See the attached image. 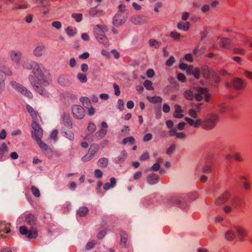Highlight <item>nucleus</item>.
Segmentation results:
<instances>
[{"mask_svg": "<svg viewBox=\"0 0 252 252\" xmlns=\"http://www.w3.org/2000/svg\"><path fill=\"white\" fill-rule=\"evenodd\" d=\"M32 73L35 76L30 75L29 80L34 90L40 95L49 97L50 94L42 87L39 85L38 82L42 85L47 86L52 82L50 74L46 71L43 72L39 64L35 63L33 67Z\"/></svg>", "mask_w": 252, "mask_h": 252, "instance_id": "1", "label": "nucleus"}, {"mask_svg": "<svg viewBox=\"0 0 252 252\" xmlns=\"http://www.w3.org/2000/svg\"><path fill=\"white\" fill-rule=\"evenodd\" d=\"M219 118L218 114L215 113H210L208 114L204 119L197 118L196 120H193L189 117H186L185 120L187 122L193 127L198 128L200 126L203 128L211 130L214 128Z\"/></svg>", "mask_w": 252, "mask_h": 252, "instance_id": "2", "label": "nucleus"}, {"mask_svg": "<svg viewBox=\"0 0 252 252\" xmlns=\"http://www.w3.org/2000/svg\"><path fill=\"white\" fill-rule=\"evenodd\" d=\"M32 126L33 129L32 132V138L36 141L39 147L45 154L51 156L53 154L52 149L41 140L43 130L40 125L36 122H32Z\"/></svg>", "mask_w": 252, "mask_h": 252, "instance_id": "3", "label": "nucleus"}, {"mask_svg": "<svg viewBox=\"0 0 252 252\" xmlns=\"http://www.w3.org/2000/svg\"><path fill=\"white\" fill-rule=\"evenodd\" d=\"M108 29L105 25H97L94 28V32L96 40L106 47L109 45V40L105 35Z\"/></svg>", "mask_w": 252, "mask_h": 252, "instance_id": "4", "label": "nucleus"}, {"mask_svg": "<svg viewBox=\"0 0 252 252\" xmlns=\"http://www.w3.org/2000/svg\"><path fill=\"white\" fill-rule=\"evenodd\" d=\"M192 90L194 92L195 100L200 101L205 100L206 102L209 101L211 95L208 90L205 87H193Z\"/></svg>", "mask_w": 252, "mask_h": 252, "instance_id": "5", "label": "nucleus"}, {"mask_svg": "<svg viewBox=\"0 0 252 252\" xmlns=\"http://www.w3.org/2000/svg\"><path fill=\"white\" fill-rule=\"evenodd\" d=\"M230 198V203L232 207H235L238 205V199L235 197L231 198V193L226 191L222 193L218 199L216 200V204L220 205Z\"/></svg>", "mask_w": 252, "mask_h": 252, "instance_id": "6", "label": "nucleus"}, {"mask_svg": "<svg viewBox=\"0 0 252 252\" xmlns=\"http://www.w3.org/2000/svg\"><path fill=\"white\" fill-rule=\"evenodd\" d=\"M9 56L14 67L18 68L23 57L22 52L18 50H12L9 52Z\"/></svg>", "mask_w": 252, "mask_h": 252, "instance_id": "7", "label": "nucleus"}, {"mask_svg": "<svg viewBox=\"0 0 252 252\" xmlns=\"http://www.w3.org/2000/svg\"><path fill=\"white\" fill-rule=\"evenodd\" d=\"M10 85L13 89L21 93L25 96H27L30 98L32 97V93L22 85L20 84L15 81H11L10 82Z\"/></svg>", "mask_w": 252, "mask_h": 252, "instance_id": "8", "label": "nucleus"}, {"mask_svg": "<svg viewBox=\"0 0 252 252\" xmlns=\"http://www.w3.org/2000/svg\"><path fill=\"white\" fill-rule=\"evenodd\" d=\"M19 231L21 234L25 235L30 239L36 238L38 235L37 230L33 227L29 230L26 226H21L19 228Z\"/></svg>", "mask_w": 252, "mask_h": 252, "instance_id": "9", "label": "nucleus"}, {"mask_svg": "<svg viewBox=\"0 0 252 252\" xmlns=\"http://www.w3.org/2000/svg\"><path fill=\"white\" fill-rule=\"evenodd\" d=\"M226 85L228 87H233L238 90H243L245 88L246 83L241 78H235L233 79L232 83L227 82Z\"/></svg>", "mask_w": 252, "mask_h": 252, "instance_id": "10", "label": "nucleus"}, {"mask_svg": "<svg viewBox=\"0 0 252 252\" xmlns=\"http://www.w3.org/2000/svg\"><path fill=\"white\" fill-rule=\"evenodd\" d=\"M72 114L76 119H82L85 116L84 108L80 105H74L72 108Z\"/></svg>", "mask_w": 252, "mask_h": 252, "instance_id": "11", "label": "nucleus"}, {"mask_svg": "<svg viewBox=\"0 0 252 252\" xmlns=\"http://www.w3.org/2000/svg\"><path fill=\"white\" fill-rule=\"evenodd\" d=\"M126 17L124 14L118 12L114 17L113 24L114 26L119 27L125 23Z\"/></svg>", "mask_w": 252, "mask_h": 252, "instance_id": "12", "label": "nucleus"}, {"mask_svg": "<svg viewBox=\"0 0 252 252\" xmlns=\"http://www.w3.org/2000/svg\"><path fill=\"white\" fill-rule=\"evenodd\" d=\"M234 229L236 231V235L241 241H243L244 238L248 235L247 229L242 225H236L234 227Z\"/></svg>", "mask_w": 252, "mask_h": 252, "instance_id": "13", "label": "nucleus"}, {"mask_svg": "<svg viewBox=\"0 0 252 252\" xmlns=\"http://www.w3.org/2000/svg\"><path fill=\"white\" fill-rule=\"evenodd\" d=\"M101 126V128L97 131L95 134V137L97 140H100L103 138L107 132L108 127L107 124L105 122H103Z\"/></svg>", "mask_w": 252, "mask_h": 252, "instance_id": "14", "label": "nucleus"}, {"mask_svg": "<svg viewBox=\"0 0 252 252\" xmlns=\"http://www.w3.org/2000/svg\"><path fill=\"white\" fill-rule=\"evenodd\" d=\"M10 224L5 221L0 223V237H3L4 234L10 232Z\"/></svg>", "mask_w": 252, "mask_h": 252, "instance_id": "15", "label": "nucleus"}, {"mask_svg": "<svg viewBox=\"0 0 252 252\" xmlns=\"http://www.w3.org/2000/svg\"><path fill=\"white\" fill-rule=\"evenodd\" d=\"M22 218H25L26 222L31 225H33L35 224L36 220L35 216L31 214H26L21 216Z\"/></svg>", "mask_w": 252, "mask_h": 252, "instance_id": "16", "label": "nucleus"}, {"mask_svg": "<svg viewBox=\"0 0 252 252\" xmlns=\"http://www.w3.org/2000/svg\"><path fill=\"white\" fill-rule=\"evenodd\" d=\"M175 111L173 117L175 118L181 119L184 117V110L182 107L179 104H175L174 106Z\"/></svg>", "mask_w": 252, "mask_h": 252, "instance_id": "17", "label": "nucleus"}, {"mask_svg": "<svg viewBox=\"0 0 252 252\" xmlns=\"http://www.w3.org/2000/svg\"><path fill=\"white\" fill-rule=\"evenodd\" d=\"M169 134L170 136L176 135V137L179 139H184L187 137V135L184 132H178L177 128H173L171 129L169 131Z\"/></svg>", "mask_w": 252, "mask_h": 252, "instance_id": "18", "label": "nucleus"}, {"mask_svg": "<svg viewBox=\"0 0 252 252\" xmlns=\"http://www.w3.org/2000/svg\"><path fill=\"white\" fill-rule=\"evenodd\" d=\"M188 74H192L196 79H199L200 74V70L199 68H194L192 65L188 69Z\"/></svg>", "mask_w": 252, "mask_h": 252, "instance_id": "19", "label": "nucleus"}, {"mask_svg": "<svg viewBox=\"0 0 252 252\" xmlns=\"http://www.w3.org/2000/svg\"><path fill=\"white\" fill-rule=\"evenodd\" d=\"M27 109L32 116L33 122H37L40 118L37 112L29 105L27 106Z\"/></svg>", "mask_w": 252, "mask_h": 252, "instance_id": "20", "label": "nucleus"}, {"mask_svg": "<svg viewBox=\"0 0 252 252\" xmlns=\"http://www.w3.org/2000/svg\"><path fill=\"white\" fill-rule=\"evenodd\" d=\"M8 151V148L5 143L0 145V161L4 160L6 159L5 153Z\"/></svg>", "mask_w": 252, "mask_h": 252, "instance_id": "21", "label": "nucleus"}, {"mask_svg": "<svg viewBox=\"0 0 252 252\" xmlns=\"http://www.w3.org/2000/svg\"><path fill=\"white\" fill-rule=\"evenodd\" d=\"M45 50V46L42 45L37 46L33 50V54L36 57L41 56Z\"/></svg>", "mask_w": 252, "mask_h": 252, "instance_id": "22", "label": "nucleus"}, {"mask_svg": "<svg viewBox=\"0 0 252 252\" xmlns=\"http://www.w3.org/2000/svg\"><path fill=\"white\" fill-rule=\"evenodd\" d=\"M5 80L4 73L2 71H0V94L5 90Z\"/></svg>", "mask_w": 252, "mask_h": 252, "instance_id": "23", "label": "nucleus"}, {"mask_svg": "<svg viewBox=\"0 0 252 252\" xmlns=\"http://www.w3.org/2000/svg\"><path fill=\"white\" fill-rule=\"evenodd\" d=\"M184 97L189 100H193L195 99L194 92L191 90H186L184 93Z\"/></svg>", "mask_w": 252, "mask_h": 252, "instance_id": "24", "label": "nucleus"}, {"mask_svg": "<svg viewBox=\"0 0 252 252\" xmlns=\"http://www.w3.org/2000/svg\"><path fill=\"white\" fill-rule=\"evenodd\" d=\"M64 125L67 128H70L72 127V122L69 115L63 114L62 117Z\"/></svg>", "mask_w": 252, "mask_h": 252, "instance_id": "25", "label": "nucleus"}, {"mask_svg": "<svg viewBox=\"0 0 252 252\" xmlns=\"http://www.w3.org/2000/svg\"><path fill=\"white\" fill-rule=\"evenodd\" d=\"M117 181L115 178L112 177L110 179V183H106L104 184L103 188L105 190H107L111 188H114L116 185Z\"/></svg>", "mask_w": 252, "mask_h": 252, "instance_id": "26", "label": "nucleus"}, {"mask_svg": "<svg viewBox=\"0 0 252 252\" xmlns=\"http://www.w3.org/2000/svg\"><path fill=\"white\" fill-rule=\"evenodd\" d=\"M147 181L150 184L154 185L159 181V177L157 175L152 174L148 176Z\"/></svg>", "mask_w": 252, "mask_h": 252, "instance_id": "27", "label": "nucleus"}, {"mask_svg": "<svg viewBox=\"0 0 252 252\" xmlns=\"http://www.w3.org/2000/svg\"><path fill=\"white\" fill-rule=\"evenodd\" d=\"M65 31L67 35L69 37L74 36L77 33L76 28L72 26L67 27Z\"/></svg>", "mask_w": 252, "mask_h": 252, "instance_id": "28", "label": "nucleus"}, {"mask_svg": "<svg viewBox=\"0 0 252 252\" xmlns=\"http://www.w3.org/2000/svg\"><path fill=\"white\" fill-rule=\"evenodd\" d=\"M127 157L126 152L125 151L122 152L119 157L115 159V161L117 163H121L124 161Z\"/></svg>", "mask_w": 252, "mask_h": 252, "instance_id": "29", "label": "nucleus"}, {"mask_svg": "<svg viewBox=\"0 0 252 252\" xmlns=\"http://www.w3.org/2000/svg\"><path fill=\"white\" fill-rule=\"evenodd\" d=\"M131 21L135 25L141 24L143 21V16L138 15H134L131 17Z\"/></svg>", "mask_w": 252, "mask_h": 252, "instance_id": "30", "label": "nucleus"}, {"mask_svg": "<svg viewBox=\"0 0 252 252\" xmlns=\"http://www.w3.org/2000/svg\"><path fill=\"white\" fill-rule=\"evenodd\" d=\"M190 24L189 22H180L177 25V28L181 30L187 31L189 29Z\"/></svg>", "mask_w": 252, "mask_h": 252, "instance_id": "31", "label": "nucleus"}, {"mask_svg": "<svg viewBox=\"0 0 252 252\" xmlns=\"http://www.w3.org/2000/svg\"><path fill=\"white\" fill-rule=\"evenodd\" d=\"M236 236V233L233 230H228L225 234V238L228 241L233 240Z\"/></svg>", "mask_w": 252, "mask_h": 252, "instance_id": "32", "label": "nucleus"}, {"mask_svg": "<svg viewBox=\"0 0 252 252\" xmlns=\"http://www.w3.org/2000/svg\"><path fill=\"white\" fill-rule=\"evenodd\" d=\"M219 42L222 48H227L230 44V39L227 38H220L219 39Z\"/></svg>", "mask_w": 252, "mask_h": 252, "instance_id": "33", "label": "nucleus"}, {"mask_svg": "<svg viewBox=\"0 0 252 252\" xmlns=\"http://www.w3.org/2000/svg\"><path fill=\"white\" fill-rule=\"evenodd\" d=\"M99 150L98 145L97 144H93L91 146L89 150V153L94 157Z\"/></svg>", "mask_w": 252, "mask_h": 252, "instance_id": "34", "label": "nucleus"}, {"mask_svg": "<svg viewBox=\"0 0 252 252\" xmlns=\"http://www.w3.org/2000/svg\"><path fill=\"white\" fill-rule=\"evenodd\" d=\"M108 164V159L105 158H102L99 159L97 162L98 166L102 168H105L107 166Z\"/></svg>", "mask_w": 252, "mask_h": 252, "instance_id": "35", "label": "nucleus"}, {"mask_svg": "<svg viewBox=\"0 0 252 252\" xmlns=\"http://www.w3.org/2000/svg\"><path fill=\"white\" fill-rule=\"evenodd\" d=\"M29 7L28 4L26 1H21L18 4H16L13 7V9H25Z\"/></svg>", "mask_w": 252, "mask_h": 252, "instance_id": "36", "label": "nucleus"}, {"mask_svg": "<svg viewBox=\"0 0 252 252\" xmlns=\"http://www.w3.org/2000/svg\"><path fill=\"white\" fill-rule=\"evenodd\" d=\"M88 209L86 207H82L79 209L77 215L81 217H85L88 213Z\"/></svg>", "mask_w": 252, "mask_h": 252, "instance_id": "37", "label": "nucleus"}, {"mask_svg": "<svg viewBox=\"0 0 252 252\" xmlns=\"http://www.w3.org/2000/svg\"><path fill=\"white\" fill-rule=\"evenodd\" d=\"M77 78L80 82L82 83H86L88 80L86 74L85 73H82L80 72L77 73Z\"/></svg>", "mask_w": 252, "mask_h": 252, "instance_id": "38", "label": "nucleus"}, {"mask_svg": "<svg viewBox=\"0 0 252 252\" xmlns=\"http://www.w3.org/2000/svg\"><path fill=\"white\" fill-rule=\"evenodd\" d=\"M58 83L63 86L66 85L68 84V80L66 76L61 75L58 79Z\"/></svg>", "mask_w": 252, "mask_h": 252, "instance_id": "39", "label": "nucleus"}, {"mask_svg": "<svg viewBox=\"0 0 252 252\" xmlns=\"http://www.w3.org/2000/svg\"><path fill=\"white\" fill-rule=\"evenodd\" d=\"M35 63L30 62L29 61L24 62L23 64V68L28 70L33 69V67Z\"/></svg>", "mask_w": 252, "mask_h": 252, "instance_id": "40", "label": "nucleus"}, {"mask_svg": "<svg viewBox=\"0 0 252 252\" xmlns=\"http://www.w3.org/2000/svg\"><path fill=\"white\" fill-rule=\"evenodd\" d=\"M233 158L239 162H242L244 160V158L242 156V155L239 152H234L233 154Z\"/></svg>", "mask_w": 252, "mask_h": 252, "instance_id": "41", "label": "nucleus"}, {"mask_svg": "<svg viewBox=\"0 0 252 252\" xmlns=\"http://www.w3.org/2000/svg\"><path fill=\"white\" fill-rule=\"evenodd\" d=\"M0 71H2L4 73V76L6 78V75L11 76L12 75V72L11 69L7 66H2Z\"/></svg>", "mask_w": 252, "mask_h": 252, "instance_id": "42", "label": "nucleus"}, {"mask_svg": "<svg viewBox=\"0 0 252 252\" xmlns=\"http://www.w3.org/2000/svg\"><path fill=\"white\" fill-rule=\"evenodd\" d=\"M148 99L150 102L154 103H159L162 101V98L160 96L148 97Z\"/></svg>", "mask_w": 252, "mask_h": 252, "instance_id": "43", "label": "nucleus"}, {"mask_svg": "<svg viewBox=\"0 0 252 252\" xmlns=\"http://www.w3.org/2000/svg\"><path fill=\"white\" fill-rule=\"evenodd\" d=\"M123 144H126L129 143L130 144H133L135 143V139L133 137L129 136L126 138H125L123 140Z\"/></svg>", "mask_w": 252, "mask_h": 252, "instance_id": "44", "label": "nucleus"}, {"mask_svg": "<svg viewBox=\"0 0 252 252\" xmlns=\"http://www.w3.org/2000/svg\"><path fill=\"white\" fill-rule=\"evenodd\" d=\"M143 85L148 90H153V83L150 80H146L144 82Z\"/></svg>", "mask_w": 252, "mask_h": 252, "instance_id": "45", "label": "nucleus"}, {"mask_svg": "<svg viewBox=\"0 0 252 252\" xmlns=\"http://www.w3.org/2000/svg\"><path fill=\"white\" fill-rule=\"evenodd\" d=\"M36 3H39L43 7L49 6V3L48 0H35Z\"/></svg>", "mask_w": 252, "mask_h": 252, "instance_id": "46", "label": "nucleus"}, {"mask_svg": "<svg viewBox=\"0 0 252 252\" xmlns=\"http://www.w3.org/2000/svg\"><path fill=\"white\" fill-rule=\"evenodd\" d=\"M71 16L77 22H80L82 20V14L81 13H73Z\"/></svg>", "mask_w": 252, "mask_h": 252, "instance_id": "47", "label": "nucleus"}, {"mask_svg": "<svg viewBox=\"0 0 252 252\" xmlns=\"http://www.w3.org/2000/svg\"><path fill=\"white\" fill-rule=\"evenodd\" d=\"M180 203V200L179 198L177 196H173L170 198L169 203L171 205H176Z\"/></svg>", "mask_w": 252, "mask_h": 252, "instance_id": "48", "label": "nucleus"}, {"mask_svg": "<svg viewBox=\"0 0 252 252\" xmlns=\"http://www.w3.org/2000/svg\"><path fill=\"white\" fill-rule=\"evenodd\" d=\"M170 36L174 40H178L180 38L183 37L179 33L175 31H173L170 32Z\"/></svg>", "mask_w": 252, "mask_h": 252, "instance_id": "49", "label": "nucleus"}, {"mask_svg": "<svg viewBox=\"0 0 252 252\" xmlns=\"http://www.w3.org/2000/svg\"><path fill=\"white\" fill-rule=\"evenodd\" d=\"M233 52L235 54H238L240 55H244L246 52L244 49L239 47L234 48L233 49Z\"/></svg>", "mask_w": 252, "mask_h": 252, "instance_id": "50", "label": "nucleus"}, {"mask_svg": "<svg viewBox=\"0 0 252 252\" xmlns=\"http://www.w3.org/2000/svg\"><path fill=\"white\" fill-rule=\"evenodd\" d=\"M127 240V234L125 233H123L122 234H121V245H123L124 246H126Z\"/></svg>", "mask_w": 252, "mask_h": 252, "instance_id": "51", "label": "nucleus"}, {"mask_svg": "<svg viewBox=\"0 0 252 252\" xmlns=\"http://www.w3.org/2000/svg\"><path fill=\"white\" fill-rule=\"evenodd\" d=\"M52 26L57 30H60L62 28V24L61 22L56 21L52 23Z\"/></svg>", "mask_w": 252, "mask_h": 252, "instance_id": "52", "label": "nucleus"}, {"mask_svg": "<svg viewBox=\"0 0 252 252\" xmlns=\"http://www.w3.org/2000/svg\"><path fill=\"white\" fill-rule=\"evenodd\" d=\"M31 190L32 194L36 197H38L40 196V193L39 190L35 187L32 186Z\"/></svg>", "mask_w": 252, "mask_h": 252, "instance_id": "53", "label": "nucleus"}, {"mask_svg": "<svg viewBox=\"0 0 252 252\" xmlns=\"http://www.w3.org/2000/svg\"><path fill=\"white\" fill-rule=\"evenodd\" d=\"M149 42L151 46L154 47L156 48H158L160 45V43L155 39H151Z\"/></svg>", "mask_w": 252, "mask_h": 252, "instance_id": "54", "label": "nucleus"}, {"mask_svg": "<svg viewBox=\"0 0 252 252\" xmlns=\"http://www.w3.org/2000/svg\"><path fill=\"white\" fill-rule=\"evenodd\" d=\"M189 115L193 118H196L198 116L197 112L193 109L189 110Z\"/></svg>", "mask_w": 252, "mask_h": 252, "instance_id": "55", "label": "nucleus"}, {"mask_svg": "<svg viewBox=\"0 0 252 252\" xmlns=\"http://www.w3.org/2000/svg\"><path fill=\"white\" fill-rule=\"evenodd\" d=\"M243 188L246 190H249L251 188V183L249 180L242 183Z\"/></svg>", "mask_w": 252, "mask_h": 252, "instance_id": "56", "label": "nucleus"}, {"mask_svg": "<svg viewBox=\"0 0 252 252\" xmlns=\"http://www.w3.org/2000/svg\"><path fill=\"white\" fill-rule=\"evenodd\" d=\"M80 100L83 103V104L84 105H87L89 104L90 103V99L88 97H85V96L81 97L80 98Z\"/></svg>", "mask_w": 252, "mask_h": 252, "instance_id": "57", "label": "nucleus"}, {"mask_svg": "<svg viewBox=\"0 0 252 252\" xmlns=\"http://www.w3.org/2000/svg\"><path fill=\"white\" fill-rule=\"evenodd\" d=\"M95 125L93 123H90L88 126V130L91 132H93L95 130Z\"/></svg>", "mask_w": 252, "mask_h": 252, "instance_id": "58", "label": "nucleus"}, {"mask_svg": "<svg viewBox=\"0 0 252 252\" xmlns=\"http://www.w3.org/2000/svg\"><path fill=\"white\" fill-rule=\"evenodd\" d=\"M176 148V145L175 144H172L167 149L166 151V154L168 155H171L173 153Z\"/></svg>", "mask_w": 252, "mask_h": 252, "instance_id": "59", "label": "nucleus"}, {"mask_svg": "<svg viewBox=\"0 0 252 252\" xmlns=\"http://www.w3.org/2000/svg\"><path fill=\"white\" fill-rule=\"evenodd\" d=\"M118 108L122 111L124 108V102L123 99H119L118 100Z\"/></svg>", "mask_w": 252, "mask_h": 252, "instance_id": "60", "label": "nucleus"}, {"mask_svg": "<svg viewBox=\"0 0 252 252\" xmlns=\"http://www.w3.org/2000/svg\"><path fill=\"white\" fill-rule=\"evenodd\" d=\"M113 88L114 89L115 94L117 96H119L120 94V91L119 86L116 83L113 84Z\"/></svg>", "mask_w": 252, "mask_h": 252, "instance_id": "61", "label": "nucleus"}, {"mask_svg": "<svg viewBox=\"0 0 252 252\" xmlns=\"http://www.w3.org/2000/svg\"><path fill=\"white\" fill-rule=\"evenodd\" d=\"M211 7L208 4H204L201 8V10L203 13L208 12L210 10Z\"/></svg>", "mask_w": 252, "mask_h": 252, "instance_id": "62", "label": "nucleus"}, {"mask_svg": "<svg viewBox=\"0 0 252 252\" xmlns=\"http://www.w3.org/2000/svg\"><path fill=\"white\" fill-rule=\"evenodd\" d=\"M66 137L70 140L74 139V136L73 132L71 131H68L65 132Z\"/></svg>", "mask_w": 252, "mask_h": 252, "instance_id": "63", "label": "nucleus"}, {"mask_svg": "<svg viewBox=\"0 0 252 252\" xmlns=\"http://www.w3.org/2000/svg\"><path fill=\"white\" fill-rule=\"evenodd\" d=\"M93 157L88 153L82 158V160L84 162H87L90 160Z\"/></svg>", "mask_w": 252, "mask_h": 252, "instance_id": "64", "label": "nucleus"}]
</instances>
